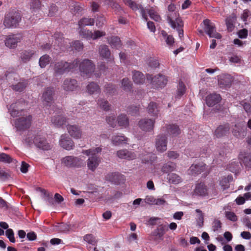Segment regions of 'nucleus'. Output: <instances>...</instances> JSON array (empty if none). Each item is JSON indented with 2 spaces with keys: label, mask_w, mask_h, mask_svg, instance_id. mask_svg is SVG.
Masks as SVG:
<instances>
[{
  "label": "nucleus",
  "mask_w": 251,
  "mask_h": 251,
  "mask_svg": "<svg viewBox=\"0 0 251 251\" xmlns=\"http://www.w3.org/2000/svg\"><path fill=\"white\" fill-rule=\"evenodd\" d=\"M168 9L170 12H172L168 15L167 21L173 28L176 29L178 31L179 37L181 38L183 36V30L182 28L183 25L182 21L178 17L177 13L173 12L175 9L174 4L169 5Z\"/></svg>",
  "instance_id": "1"
},
{
  "label": "nucleus",
  "mask_w": 251,
  "mask_h": 251,
  "mask_svg": "<svg viewBox=\"0 0 251 251\" xmlns=\"http://www.w3.org/2000/svg\"><path fill=\"white\" fill-rule=\"evenodd\" d=\"M102 151L100 147L93 148L89 150H83L82 153L87 156H90L87 161L88 169L94 172L100 162V157L96 155Z\"/></svg>",
  "instance_id": "2"
},
{
  "label": "nucleus",
  "mask_w": 251,
  "mask_h": 251,
  "mask_svg": "<svg viewBox=\"0 0 251 251\" xmlns=\"http://www.w3.org/2000/svg\"><path fill=\"white\" fill-rule=\"evenodd\" d=\"M24 143L29 147L34 145L37 148L43 150H49L51 149L50 145L47 143L46 140L40 135L28 134L24 139Z\"/></svg>",
  "instance_id": "3"
},
{
  "label": "nucleus",
  "mask_w": 251,
  "mask_h": 251,
  "mask_svg": "<svg viewBox=\"0 0 251 251\" xmlns=\"http://www.w3.org/2000/svg\"><path fill=\"white\" fill-rule=\"evenodd\" d=\"M78 60L75 59L72 63L59 61L54 64L53 70L56 75H61L66 72L77 71Z\"/></svg>",
  "instance_id": "4"
},
{
  "label": "nucleus",
  "mask_w": 251,
  "mask_h": 251,
  "mask_svg": "<svg viewBox=\"0 0 251 251\" xmlns=\"http://www.w3.org/2000/svg\"><path fill=\"white\" fill-rule=\"evenodd\" d=\"M21 20L20 14L16 11L9 12L5 16L3 25L6 28H15Z\"/></svg>",
  "instance_id": "5"
},
{
  "label": "nucleus",
  "mask_w": 251,
  "mask_h": 251,
  "mask_svg": "<svg viewBox=\"0 0 251 251\" xmlns=\"http://www.w3.org/2000/svg\"><path fill=\"white\" fill-rule=\"evenodd\" d=\"M95 67V64L89 59H84L79 62L78 60L77 70H79L83 76H91Z\"/></svg>",
  "instance_id": "6"
},
{
  "label": "nucleus",
  "mask_w": 251,
  "mask_h": 251,
  "mask_svg": "<svg viewBox=\"0 0 251 251\" xmlns=\"http://www.w3.org/2000/svg\"><path fill=\"white\" fill-rule=\"evenodd\" d=\"M32 121V116L27 115L26 112H24L23 116L17 119L15 122V126L17 130H23L30 127Z\"/></svg>",
  "instance_id": "7"
},
{
  "label": "nucleus",
  "mask_w": 251,
  "mask_h": 251,
  "mask_svg": "<svg viewBox=\"0 0 251 251\" xmlns=\"http://www.w3.org/2000/svg\"><path fill=\"white\" fill-rule=\"evenodd\" d=\"M147 79L152 85L156 88L164 87L167 84L168 80L164 75L159 74L154 77L151 75H147Z\"/></svg>",
  "instance_id": "8"
},
{
  "label": "nucleus",
  "mask_w": 251,
  "mask_h": 251,
  "mask_svg": "<svg viewBox=\"0 0 251 251\" xmlns=\"http://www.w3.org/2000/svg\"><path fill=\"white\" fill-rule=\"evenodd\" d=\"M53 89L51 88H48L43 94L42 101L46 109L50 108L54 110V109L56 108L53 104Z\"/></svg>",
  "instance_id": "9"
},
{
  "label": "nucleus",
  "mask_w": 251,
  "mask_h": 251,
  "mask_svg": "<svg viewBox=\"0 0 251 251\" xmlns=\"http://www.w3.org/2000/svg\"><path fill=\"white\" fill-rule=\"evenodd\" d=\"M204 25V30L206 34L210 38H215L216 39H221L222 36L220 34L216 32V27L214 23H212L209 20L205 19L203 21Z\"/></svg>",
  "instance_id": "10"
},
{
  "label": "nucleus",
  "mask_w": 251,
  "mask_h": 251,
  "mask_svg": "<svg viewBox=\"0 0 251 251\" xmlns=\"http://www.w3.org/2000/svg\"><path fill=\"white\" fill-rule=\"evenodd\" d=\"M55 112V115L51 118V122L54 126L56 127H62L67 123V119L63 116L62 109L57 108L53 110Z\"/></svg>",
  "instance_id": "11"
},
{
  "label": "nucleus",
  "mask_w": 251,
  "mask_h": 251,
  "mask_svg": "<svg viewBox=\"0 0 251 251\" xmlns=\"http://www.w3.org/2000/svg\"><path fill=\"white\" fill-rule=\"evenodd\" d=\"M82 162L81 158L74 156H67L61 159V164L68 168L79 167Z\"/></svg>",
  "instance_id": "12"
},
{
  "label": "nucleus",
  "mask_w": 251,
  "mask_h": 251,
  "mask_svg": "<svg viewBox=\"0 0 251 251\" xmlns=\"http://www.w3.org/2000/svg\"><path fill=\"white\" fill-rule=\"evenodd\" d=\"M155 122V119L143 118L138 122V125L142 130L145 132H151L153 130Z\"/></svg>",
  "instance_id": "13"
},
{
  "label": "nucleus",
  "mask_w": 251,
  "mask_h": 251,
  "mask_svg": "<svg viewBox=\"0 0 251 251\" xmlns=\"http://www.w3.org/2000/svg\"><path fill=\"white\" fill-rule=\"evenodd\" d=\"M22 39V36L19 34L6 35L4 40L5 45L9 48L14 49Z\"/></svg>",
  "instance_id": "14"
},
{
  "label": "nucleus",
  "mask_w": 251,
  "mask_h": 251,
  "mask_svg": "<svg viewBox=\"0 0 251 251\" xmlns=\"http://www.w3.org/2000/svg\"><path fill=\"white\" fill-rule=\"evenodd\" d=\"M79 33L80 35L81 36H82V37L88 40H96L99 38H100L105 35V32L104 31L97 30L95 31L94 33H93L90 30H86L84 29H81L79 31Z\"/></svg>",
  "instance_id": "15"
},
{
  "label": "nucleus",
  "mask_w": 251,
  "mask_h": 251,
  "mask_svg": "<svg viewBox=\"0 0 251 251\" xmlns=\"http://www.w3.org/2000/svg\"><path fill=\"white\" fill-rule=\"evenodd\" d=\"M124 3L129 6L134 11L140 10L142 18L146 21L148 20V17L145 9L141 5L137 4L132 0H123Z\"/></svg>",
  "instance_id": "16"
},
{
  "label": "nucleus",
  "mask_w": 251,
  "mask_h": 251,
  "mask_svg": "<svg viewBox=\"0 0 251 251\" xmlns=\"http://www.w3.org/2000/svg\"><path fill=\"white\" fill-rule=\"evenodd\" d=\"M106 180L114 184H119L124 183L125 177L124 175L116 172L109 173L105 176Z\"/></svg>",
  "instance_id": "17"
},
{
  "label": "nucleus",
  "mask_w": 251,
  "mask_h": 251,
  "mask_svg": "<svg viewBox=\"0 0 251 251\" xmlns=\"http://www.w3.org/2000/svg\"><path fill=\"white\" fill-rule=\"evenodd\" d=\"M167 138L166 135H159L155 139V147L157 151L163 152L167 150Z\"/></svg>",
  "instance_id": "18"
},
{
  "label": "nucleus",
  "mask_w": 251,
  "mask_h": 251,
  "mask_svg": "<svg viewBox=\"0 0 251 251\" xmlns=\"http://www.w3.org/2000/svg\"><path fill=\"white\" fill-rule=\"evenodd\" d=\"M116 154L119 158L127 160H134L137 157L135 152L127 149L120 150L117 151Z\"/></svg>",
  "instance_id": "19"
},
{
  "label": "nucleus",
  "mask_w": 251,
  "mask_h": 251,
  "mask_svg": "<svg viewBox=\"0 0 251 251\" xmlns=\"http://www.w3.org/2000/svg\"><path fill=\"white\" fill-rule=\"evenodd\" d=\"M208 189L203 183L201 182L196 184L192 193L193 197H204L208 195Z\"/></svg>",
  "instance_id": "20"
},
{
  "label": "nucleus",
  "mask_w": 251,
  "mask_h": 251,
  "mask_svg": "<svg viewBox=\"0 0 251 251\" xmlns=\"http://www.w3.org/2000/svg\"><path fill=\"white\" fill-rule=\"evenodd\" d=\"M59 145L63 149L70 151L75 147L73 141L66 135H62L59 140Z\"/></svg>",
  "instance_id": "21"
},
{
  "label": "nucleus",
  "mask_w": 251,
  "mask_h": 251,
  "mask_svg": "<svg viewBox=\"0 0 251 251\" xmlns=\"http://www.w3.org/2000/svg\"><path fill=\"white\" fill-rule=\"evenodd\" d=\"M67 129L72 137L77 139H80L81 137L82 131L79 126L69 125L67 126Z\"/></svg>",
  "instance_id": "22"
},
{
  "label": "nucleus",
  "mask_w": 251,
  "mask_h": 251,
  "mask_svg": "<svg viewBox=\"0 0 251 251\" xmlns=\"http://www.w3.org/2000/svg\"><path fill=\"white\" fill-rule=\"evenodd\" d=\"M99 53L100 57L108 61L114 62V57L111 55L110 51L107 46L100 45L99 48Z\"/></svg>",
  "instance_id": "23"
},
{
  "label": "nucleus",
  "mask_w": 251,
  "mask_h": 251,
  "mask_svg": "<svg viewBox=\"0 0 251 251\" xmlns=\"http://www.w3.org/2000/svg\"><path fill=\"white\" fill-rule=\"evenodd\" d=\"M78 86L76 80L71 78L66 79L62 84V88L65 91H73Z\"/></svg>",
  "instance_id": "24"
},
{
  "label": "nucleus",
  "mask_w": 251,
  "mask_h": 251,
  "mask_svg": "<svg viewBox=\"0 0 251 251\" xmlns=\"http://www.w3.org/2000/svg\"><path fill=\"white\" fill-rule=\"evenodd\" d=\"M229 125L226 124L224 125L219 126L215 130L214 135L217 138H220L226 135L229 132Z\"/></svg>",
  "instance_id": "25"
},
{
  "label": "nucleus",
  "mask_w": 251,
  "mask_h": 251,
  "mask_svg": "<svg viewBox=\"0 0 251 251\" xmlns=\"http://www.w3.org/2000/svg\"><path fill=\"white\" fill-rule=\"evenodd\" d=\"M239 159L246 168H251V153L242 152L239 155Z\"/></svg>",
  "instance_id": "26"
},
{
  "label": "nucleus",
  "mask_w": 251,
  "mask_h": 251,
  "mask_svg": "<svg viewBox=\"0 0 251 251\" xmlns=\"http://www.w3.org/2000/svg\"><path fill=\"white\" fill-rule=\"evenodd\" d=\"M127 141L128 139L123 135H113L111 138L112 144L115 146L126 144Z\"/></svg>",
  "instance_id": "27"
},
{
  "label": "nucleus",
  "mask_w": 251,
  "mask_h": 251,
  "mask_svg": "<svg viewBox=\"0 0 251 251\" xmlns=\"http://www.w3.org/2000/svg\"><path fill=\"white\" fill-rule=\"evenodd\" d=\"M167 133L172 136H176L180 133V130L178 126L175 124L166 125L163 127Z\"/></svg>",
  "instance_id": "28"
},
{
  "label": "nucleus",
  "mask_w": 251,
  "mask_h": 251,
  "mask_svg": "<svg viewBox=\"0 0 251 251\" xmlns=\"http://www.w3.org/2000/svg\"><path fill=\"white\" fill-rule=\"evenodd\" d=\"M221 99L219 94H212L207 96L206 98V102L208 106H212L219 102Z\"/></svg>",
  "instance_id": "29"
},
{
  "label": "nucleus",
  "mask_w": 251,
  "mask_h": 251,
  "mask_svg": "<svg viewBox=\"0 0 251 251\" xmlns=\"http://www.w3.org/2000/svg\"><path fill=\"white\" fill-rule=\"evenodd\" d=\"M132 79L135 83L142 84L145 82V77L142 73L134 71H132Z\"/></svg>",
  "instance_id": "30"
},
{
  "label": "nucleus",
  "mask_w": 251,
  "mask_h": 251,
  "mask_svg": "<svg viewBox=\"0 0 251 251\" xmlns=\"http://www.w3.org/2000/svg\"><path fill=\"white\" fill-rule=\"evenodd\" d=\"M205 165L203 164L192 165L190 169V173L192 175H198L204 172Z\"/></svg>",
  "instance_id": "31"
},
{
  "label": "nucleus",
  "mask_w": 251,
  "mask_h": 251,
  "mask_svg": "<svg viewBox=\"0 0 251 251\" xmlns=\"http://www.w3.org/2000/svg\"><path fill=\"white\" fill-rule=\"evenodd\" d=\"M117 121L118 126L123 128H126L128 126V118L125 114L119 115L117 118Z\"/></svg>",
  "instance_id": "32"
},
{
  "label": "nucleus",
  "mask_w": 251,
  "mask_h": 251,
  "mask_svg": "<svg viewBox=\"0 0 251 251\" xmlns=\"http://www.w3.org/2000/svg\"><path fill=\"white\" fill-rule=\"evenodd\" d=\"M108 42L112 48L119 49L122 47L121 41L120 38L117 36H113L108 38Z\"/></svg>",
  "instance_id": "33"
},
{
  "label": "nucleus",
  "mask_w": 251,
  "mask_h": 251,
  "mask_svg": "<svg viewBox=\"0 0 251 251\" xmlns=\"http://www.w3.org/2000/svg\"><path fill=\"white\" fill-rule=\"evenodd\" d=\"M148 113L153 117H157L159 110L156 103L151 102L149 103L147 108Z\"/></svg>",
  "instance_id": "34"
},
{
  "label": "nucleus",
  "mask_w": 251,
  "mask_h": 251,
  "mask_svg": "<svg viewBox=\"0 0 251 251\" xmlns=\"http://www.w3.org/2000/svg\"><path fill=\"white\" fill-rule=\"evenodd\" d=\"M232 132L234 136L237 138L244 137L246 135L244 128L240 125H235L233 128Z\"/></svg>",
  "instance_id": "35"
},
{
  "label": "nucleus",
  "mask_w": 251,
  "mask_h": 251,
  "mask_svg": "<svg viewBox=\"0 0 251 251\" xmlns=\"http://www.w3.org/2000/svg\"><path fill=\"white\" fill-rule=\"evenodd\" d=\"M34 54L33 50H24L21 53V59L24 63L27 62L30 60Z\"/></svg>",
  "instance_id": "36"
},
{
  "label": "nucleus",
  "mask_w": 251,
  "mask_h": 251,
  "mask_svg": "<svg viewBox=\"0 0 251 251\" xmlns=\"http://www.w3.org/2000/svg\"><path fill=\"white\" fill-rule=\"evenodd\" d=\"M165 227L161 226L157 228L152 233L153 236L155 237L156 239L163 240V237L165 234Z\"/></svg>",
  "instance_id": "37"
},
{
  "label": "nucleus",
  "mask_w": 251,
  "mask_h": 251,
  "mask_svg": "<svg viewBox=\"0 0 251 251\" xmlns=\"http://www.w3.org/2000/svg\"><path fill=\"white\" fill-rule=\"evenodd\" d=\"M149 15L151 19L156 21L160 22L161 17L159 15L158 10L157 8L151 7L148 11Z\"/></svg>",
  "instance_id": "38"
},
{
  "label": "nucleus",
  "mask_w": 251,
  "mask_h": 251,
  "mask_svg": "<svg viewBox=\"0 0 251 251\" xmlns=\"http://www.w3.org/2000/svg\"><path fill=\"white\" fill-rule=\"evenodd\" d=\"M95 23V20L93 18H83L78 22V26L80 28L88 25H93Z\"/></svg>",
  "instance_id": "39"
},
{
  "label": "nucleus",
  "mask_w": 251,
  "mask_h": 251,
  "mask_svg": "<svg viewBox=\"0 0 251 251\" xmlns=\"http://www.w3.org/2000/svg\"><path fill=\"white\" fill-rule=\"evenodd\" d=\"M88 92L90 94L95 93H99L100 92V88L99 86L95 82H91L87 86Z\"/></svg>",
  "instance_id": "40"
},
{
  "label": "nucleus",
  "mask_w": 251,
  "mask_h": 251,
  "mask_svg": "<svg viewBox=\"0 0 251 251\" xmlns=\"http://www.w3.org/2000/svg\"><path fill=\"white\" fill-rule=\"evenodd\" d=\"M167 179L170 183L173 184H178L181 182V177L177 174L174 173L168 174Z\"/></svg>",
  "instance_id": "41"
},
{
  "label": "nucleus",
  "mask_w": 251,
  "mask_h": 251,
  "mask_svg": "<svg viewBox=\"0 0 251 251\" xmlns=\"http://www.w3.org/2000/svg\"><path fill=\"white\" fill-rule=\"evenodd\" d=\"M161 35L163 37L166 43L168 46L171 47L175 43V41L173 36L168 35L167 32L164 30H162L161 31Z\"/></svg>",
  "instance_id": "42"
},
{
  "label": "nucleus",
  "mask_w": 251,
  "mask_h": 251,
  "mask_svg": "<svg viewBox=\"0 0 251 251\" xmlns=\"http://www.w3.org/2000/svg\"><path fill=\"white\" fill-rule=\"evenodd\" d=\"M27 83L25 80H21L16 84H12L11 88L16 91H22L26 86Z\"/></svg>",
  "instance_id": "43"
},
{
  "label": "nucleus",
  "mask_w": 251,
  "mask_h": 251,
  "mask_svg": "<svg viewBox=\"0 0 251 251\" xmlns=\"http://www.w3.org/2000/svg\"><path fill=\"white\" fill-rule=\"evenodd\" d=\"M232 82V78L229 75H225L223 78H221L219 81L220 85L225 87H228Z\"/></svg>",
  "instance_id": "44"
},
{
  "label": "nucleus",
  "mask_w": 251,
  "mask_h": 251,
  "mask_svg": "<svg viewBox=\"0 0 251 251\" xmlns=\"http://www.w3.org/2000/svg\"><path fill=\"white\" fill-rule=\"evenodd\" d=\"M233 179L232 176H228L226 177H224L220 181V185L222 188L225 190L229 187V182L232 181Z\"/></svg>",
  "instance_id": "45"
},
{
  "label": "nucleus",
  "mask_w": 251,
  "mask_h": 251,
  "mask_svg": "<svg viewBox=\"0 0 251 251\" xmlns=\"http://www.w3.org/2000/svg\"><path fill=\"white\" fill-rule=\"evenodd\" d=\"M83 240L88 244L93 246L96 245L97 243V240H96V237L92 234H86L83 237Z\"/></svg>",
  "instance_id": "46"
},
{
  "label": "nucleus",
  "mask_w": 251,
  "mask_h": 251,
  "mask_svg": "<svg viewBox=\"0 0 251 251\" xmlns=\"http://www.w3.org/2000/svg\"><path fill=\"white\" fill-rule=\"evenodd\" d=\"M185 92V86L182 81H180L178 85L176 97L177 99L180 98L182 96H183Z\"/></svg>",
  "instance_id": "47"
},
{
  "label": "nucleus",
  "mask_w": 251,
  "mask_h": 251,
  "mask_svg": "<svg viewBox=\"0 0 251 251\" xmlns=\"http://www.w3.org/2000/svg\"><path fill=\"white\" fill-rule=\"evenodd\" d=\"M62 34L60 33H56L54 35V38L55 39V44H57L59 46L61 44V46H62V42L64 43L67 44L68 43L69 40L68 39L64 40L62 38Z\"/></svg>",
  "instance_id": "48"
},
{
  "label": "nucleus",
  "mask_w": 251,
  "mask_h": 251,
  "mask_svg": "<svg viewBox=\"0 0 251 251\" xmlns=\"http://www.w3.org/2000/svg\"><path fill=\"white\" fill-rule=\"evenodd\" d=\"M50 60V57L48 55H44L41 56L39 61V64L40 66L43 68H45L49 63Z\"/></svg>",
  "instance_id": "49"
},
{
  "label": "nucleus",
  "mask_w": 251,
  "mask_h": 251,
  "mask_svg": "<svg viewBox=\"0 0 251 251\" xmlns=\"http://www.w3.org/2000/svg\"><path fill=\"white\" fill-rule=\"evenodd\" d=\"M176 168V165L173 162H168L163 165L162 168V171L163 173H167L174 171Z\"/></svg>",
  "instance_id": "50"
},
{
  "label": "nucleus",
  "mask_w": 251,
  "mask_h": 251,
  "mask_svg": "<svg viewBox=\"0 0 251 251\" xmlns=\"http://www.w3.org/2000/svg\"><path fill=\"white\" fill-rule=\"evenodd\" d=\"M15 104H12L10 105V108L9 109V111L10 113L11 116L15 117H18L20 116H23V114L25 111H19L18 110L15 109Z\"/></svg>",
  "instance_id": "51"
},
{
  "label": "nucleus",
  "mask_w": 251,
  "mask_h": 251,
  "mask_svg": "<svg viewBox=\"0 0 251 251\" xmlns=\"http://www.w3.org/2000/svg\"><path fill=\"white\" fill-rule=\"evenodd\" d=\"M106 121L107 123L111 127H116L117 123V120H116V117L114 114H110L106 117Z\"/></svg>",
  "instance_id": "52"
},
{
  "label": "nucleus",
  "mask_w": 251,
  "mask_h": 251,
  "mask_svg": "<svg viewBox=\"0 0 251 251\" xmlns=\"http://www.w3.org/2000/svg\"><path fill=\"white\" fill-rule=\"evenodd\" d=\"M235 18L234 17H229L226 18V23L228 31H232L234 28V22Z\"/></svg>",
  "instance_id": "53"
},
{
  "label": "nucleus",
  "mask_w": 251,
  "mask_h": 251,
  "mask_svg": "<svg viewBox=\"0 0 251 251\" xmlns=\"http://www.w3.org/2000/svg\"><path fill=\"white\" fill-rule=\"evenodd\" d=\"M122 86L126 91H130L131 89L132 83L128 78H124L121 81Z\"/></svg>",
  "instance_id": "54"
},
{
  "label": "nucleus",
  "mask_w": 251,
  "mask_h": 251,
  "mask_svg": "<svg viewBox=\"0 0 251 251\" xmlns=\"http://www.w3.org/2000/svg\"><path fill=\"white\" fill-rule=\"evenodd\" d=\"M98 104L100 108L104 110L107 111L110 109V105L108 101L106 100L103 99L99 100Z\"/></svg>",
  "instance_id": "55"
},
{
  "label": "nucleus",
  "mask_w": 251,
  "mask_h": 251,
  "mask_svg": "<svg viewBox=\"0 0 251 251\" xmlns=\"http://www.w3.org/2000/svg\"><path fill=\"white\" fill-rule=\"evenodd\" d=\"M70 44V47H72L73 49H75L76 50L80 51L82 50L83 48V45L82 43H81L79 41H75L74 42H72L71 44Z\"/></svg>",
  "instance_id": "56"
},
{
  "label": "nucleus",
  "mask_w": 251,
  "mask_h": 251,
  "mask_svg": "<svg viewBox=\"0 0 251 251\" xmlns=\"http://www.w3.org/2000/svg\"><path fill=\"white\" fill-rule=\"evenodd\" d=\"M196 212L197 213H198V218L197 220V224L199 226L201 227L203 226V224L204 218L203 213L202 211L199 209H196Z\"/></svg>",
  "instance_id": "57"
},
{
  "label": "nucleus",
  "mask_w": 251,
  "mask_h": 251,
  "mask_svg": "<svg viewBox=\"0 0 251 251\" xmlns=\"http://www.w3.org/2000/svg\"><path fill=\"white\" fill-rule=\"evenodd\" d=\"M0 162L10 163L12 162V158L8 154L1 153L0 154Z\"/></svg>",
  "instance_id": "58"
},
{
  "label": "nucleus",
  "mask_w": 251,
  "mask_h": 251,
  "mask_svg": "<svg viewBox=\"0 0 251 251\" xmlns=\"http://www.w3.org/2000/svg\"><path fill=\"white\" fill-rule=\"evenodd\" d=\"M222 227V223L218 219H214L212 224V230L214 232L218 231Z\"/></svg>",
  "instance_id": "59"
},
{
  "label": "nucleus",
  "mask_w": 251,
  "mask_h": 251,
  "mask_svg": "<svg viewBox=\"0 0 251 251\" xmlns=\"http://www.w3.org/2000/svg\"><path fill=\"white\" fill-rule=\"evenodd\" d=\"M5 234L7 238L12 243L15 242V239L14 237V233L13 230L11 228L7 229L6 230Z\"/></svg>",
  "instance_id": "60"
},
{
  "label": "nucleus",
  "mask_w": 251,
  "mask_h": 251,
  "mask_svg": "<svg viewBox=\"0 0 251 251\" xmlns=\"http://www.w3.org/2000/svg\"><path fill=\"white\" fill-rule=\"evenodd\" d=\"M5 78L8 81V82H12V80L14 79L16 81L18 80L19 76L15 73H7L5 74Z\"/></svg>",
  "instance_id": "61"
},
{
  "label": "nucleus",
  "mask_w": 251,
  "mask_h": 251,
  "mask_svg": "<svg viewBox=\"0 0 251 251\" xmlns=\"http://www.w3.org/2000/svg\"><path fill=\"white\" fill-rule=\"evenodd\" d=\"M225 216L228 220L232 222H235L237 220V217L236 215L233 212L226 211Z\"/></svg>",
  "instance_id": "62"
},
{
  "label": "nucleus",
  "mask_w": 251,
  "mask_h": 251,
  "mask_svg": "<svg viewBox=\"0 0 251 251\" xmlns=\"http://www.w3.org/2000/svg\"><path fill=\"white\" fill-rule=\"evenodd\" d=\"M41 5V0H32L30 2V8L33 10L38 9Z\"/></svg>",
  "instance_id": "63"
},
{
  "label": "nucleus",
  "mask_w": 251,
  "mask_h": 251,
  "mask_svg": "<svg viewBox=\"0 0 251 251\" xmlns=\"http://www.w3.org/2000/svg\"><path fill=\"white\" fill-rule=\"evenodd\" d=\"M248 30L246 28H244L239 30L237 33L238 36L240 38L245 39L248 36Z\"/></svg>",
  "instance_id": "64"
}]
</instances>
